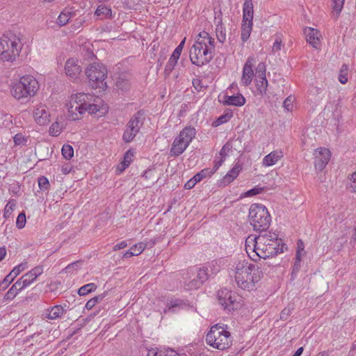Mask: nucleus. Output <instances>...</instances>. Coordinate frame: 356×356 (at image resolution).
I'll use <instances>...</instances> for the list:
<instances>
[{
    "label": "nucleus",
    "mask_w": 356,
    "mask_h": 356,
    "mask_svg": "<svg viewBox=\"0 0 356 356\" xmlns=\"http://www.w3.org/2000/svg\"><path fill=\"white\" fill-rule=\"evenodd\" d=\"M102 100L89 93L80 92L71 96L68 108L69 116L72 120H76L81 118L86 112L89 114H96L98 116L105 114L108 108L100 104Z\"/></svg>",
    "instance_id": "nucleus-1"
},
{
    "label": "nucleus",
    "mask_w": 356,
    "mask_h": 356,
    "mask_svg": "<svg viewBox=\"0 0 356 356\" xmlns=\"http://www.w3.org/2000/svg\"><path fill=\"white\" fill-rule=\"evenodd\" d=\"M233 270L237 286L248 291L255 289L256 284L261 280L263 275L260 267L246 260L236 263Z\"/></svg>",
    "instance_id": "nucleus-2"
},
{
    "label": "nucleus",
    "mask_w": 356,
    "mask_h": 356,
    "mask_svg": "<svg viewBox=\"0 0 356 356\" xmlns=\"http://www.w3.org/2000/svg\"><path fill=\"white\" fill-rule=\"evenodd\" d=\"M214 38L206 31L200 32L190 49V59L193 64L202 66L213 58Z\"/></svg>",
    "instance_id": "nucleus-3"
},
{
    "label": "nucleus",
    "mask_w": 356,
    "mask_h": 356,
    "mask_svg": "<svg viewBox=\"0 0 356 356\" xmlns=\"http://www.w3.org/2000/svg\"><path fill=\"white\" fill-rule=\"evenodd\" d=\"M38 89V81L31 75L23 76L19 80L12 81L10 88L12 96L22 102L34 97Z\"/></svg>",
    "instance_id": "nucleus-4"
},
{
    "label": "nucleus",
    "mask_w": 356,
    "mask_h": 356,
    "mask_svg": "<svg viewBox=\"0 0 356 356\" xmlns=\"http://www.w3.org/2000/svg\"><path fill=\"white\" fill-rule=\"evenodd\" d=\"M19 35L13 33L3 35L0 39V58L3 61L13 63L19 56L22 48Z\"/></svg>",
    "instance_id": "nucleus-5"
},
{
    "label": "nucleus",
    "mask_w": 356,
    "mask_h": 356,
    "mask_svg": "<svg viewBox=\"0 0 356 356\" xmlns=\"http://www.w3.org/2000/svg\"><path fill=\"white\" fill-rule=\"evenodd\" d=\"M207 343L213 348L224 350L232 344V338L227 326L216 324L211 327L206 335Z\"/></svg>",
    "instance_id": "nucleus-6"
},
{
    "label": "nucleus",
    "mask_w": 356,
    "mask_h": 356,
    "mask_svg": "<svg viewBox=\"0 0 356 356\" xmlns=\"http://www.w3.org/2000/svg\"><path fill=\"white\" fill-rule=\"evenodd\" d=\"M88 83L94 89L104 91L108 85L105 81L107 77V69L104 65L99 63H92L88 65L85 70Z\"/></svg>",
    "instance_id": "nucleus-7"
},
{
    "label": "nucleus",
    "mask_w": 356,
    "mask_h": 356,
    "mask_svg": "<svg viewBox=\"0 0 356 356\" xmlns=\"http://www.w3.org/2000/svg\"><path fill=\"white\" fill-rule=\"evenodd\" d=\"M249 220L256 231H266L270 226L271 218L268 209L262 204H253L250 206Z\"/></svg>",
    "instance_id": "nucleus-8"
},
{
    "label": "nucleus",
    "mask_w": 356,
    "mask_h": 356,
    "mask_svg": "<svg viewBox=\"0 0 356 356\" xmlns=\"http://www.w3.org/2000/svg\"><path fill=\"white\" fill-rule=\"evenodd\" d=\"M195 129L192 127H186L181 131L172 143L170 149L171 156H177L181 154L195 138Z\"/></svg>",
    "instance_id": "nucleus-9"
},
{
    "label": "nucleus",
    "mask_w": 356,
    "mask_h": 356,
    "mask_svg": "<svg viewBox=\"0 0 356 356\" xmlns=\"http://www.w3.org/2000/svg\"><path fill=\"white\" fill-rule=\"evenodd\" d=\"M143 124V113L139 111L128 122L122 136L124 142L126 143L131 142L139 132Z\"/></svg>",
    "instance_id": "nucleus-10"
},
{
    "label": "nucleus",
    "mask_w": 356,
    "mask_h": 356,
    "mask_svg": "<svg viewBox=\"0 0 356 356\" xmlns=\"http://www.w3.org/2000/svg\"><path fill=\"white\" fill-rule=\"evenodd\" d=\"M218 297L220 305L229 311L237 309L241 305L240 298L227 289L218 291Z\"/></svg>",
    "instance_id": "nucleus-11"
},
{
    "label": "nucleus",
    "mask_w": 356,
    "mask_h": 356,
    "mask_svg": "<svg viewBox=\"0 0 356 356\" xmlns=\"http://www.w3.org/2000/svg\"><path fill=\"white\" fill-rule=\"evenodd\" d=\"M255 62L256 58L253 56H250L247 59L243 69V74L241 80L242 85L248 86L251 83L254 76V71L252 68Z\"/></svg>",
    "instance_id": "nucleus-12"
},
{
    "label": "nucleus",
    "mask_w": 356,
    "mask_h": 356,
    "mask_svg": "<svg viewBox=\"0 0 356 356\" xmlns=\"http://www.w3.org/2000/svg\"><path fill=\"white\" fill-rule=\"evenodd\" d=\"M330 152L325 147L320 148L315 152L314 165L316 170L321 171L330 159Z\"/></svg>",
    "instance_id": "nucleus-13"
},
{
    "label": "nucleus",
    "mask_w": 356,
    "mask_h": 356,
    "mask_svg": "<svg viewBox=\"0 0 356 356\" xmlns=\"http://www.w3.org/2000/svg\"><path fill=\"white\" fill-rule=\"evenodd\" d=\"M186 38L179 43V44L174 50L172 54L170 57L165 67V74L168 76L175 68L177 60L181 54L184 45L185 44Z\"/></svg>",
    "instance_id": "nucleus-14"
},
{
    "label": "nucleus",
    "mask_w": 356,
    "mask_h": 356,
    "mask_svg": "<svg viewBox=\"0 0 356 356\" xmlns=\"http://www.w3.org/2000/svg\"><path fill=\"white\" fill-rule=\"evenodd\" d=\"M254 240L259 241L260 246L266 245L268 246H273V248L279 250L280 242L278 241V236L275 233H265L260 234L257 237L254 238Z\"/></svg>",
    "instance_id": "nucleus-15"
},
{
    "label": "nucleus",
    "mask_w": 356,
    "mask_h": 356,
    "mask_svg": "<svg viewBox=\"0 0 356 356\" xmlns=\"http://www.w3.org/2000/svg\"><path fill=\"white\" fill-rule=\"evenodd\" d=\"M65 72L70 78L78 79L81 72L79 61L75 58H69L65 65Z\"/></svg>",
    "instance_id": "nucleus-16"
},
{
    "label": "nucleus",
    "mask_w": 356,
    "mask_h": 356,
    "mask_svg": "<svg viewBox=\"0 0 356 356\" xmlns=\"http://www.w3.org/2000/svg\"><path fill=\"white\" fill-rule=\"evenodd\" d=\"M255 242L254 248L257 251V258L266 259L274 255H276L279 252L278 249L273 248V246H268L266 245H264V246H260L259 244V241L251 239V243Z\"/></svg>",
    "instance_id": "nucleus-17"
},
{
    "label": "nucleus",
    "mask_w": 356,
    "mask_h": 356,
    "mask_svg": "<svg viewBox=\"0 0 356 356\" xmlns=\"http://www.w3.org/2000/svg\"><path fill=\"white\" fill-rule=\"evenodd\" d=\"M43 273V268L40 266H38L31 270L29 272L24 274L21 278L19 279L22 283V287L29 286L33 281Z\"/></svg>",
    "instance_id": "nucleus-18"
},
{
    "label": "nucleus",
    "mask_w": 356,
    "mask_h": 356,
    "mask_svg": "<svg viewBox=\"0 0 356 356\" xmlns=\"http://www.w3.org/2000/svg\"><path fill=\"white\" fill-rule=\"evenodd\" d=\"M131 75L127 72H122L116 78L115 83V90L122 92L128 91L131 87Z\"/></svg>",
    "instance_id": "nucleus-19"
},
{
    "label": "nucleus",
    "mask_w": 356,
    "mask_h": 356,
    "mask_svg": "<svg viewBox=\"0 0 356 356\" xmlns=\"http://www.w3.org/2000/svg\"><path fill=\"white\" fill-rule=\"evenodd\" d=\"M33 115L36 122L40 125L47 124L49 122L50 114L44 105L38 106L34 111Z\"/></svg>",
    "instance_id": "nucleus-20"
},
{
    "label": "nucleus",
    "mask_w": 356,
    "mask_h": 356,
    "mask_svg": "<svg viewBox=\"0 0 356 356\" xmlns=\"http://www.w3.org/2000/svg\"><path fill=\"white\" fill-rule=\"evenodd\" d=\"M25 269L24 264H21L15 266L11 272L4 278V280L0 283V291L5 290L8 287L10 284L13 280L24 270Z\"/></svg>",
    "instance_id": "nucleus-21"
},
{
    "label": "nucleus",
    "mask_w": 356,
    "mask_h": 356,
    "mask_svg": "<svg viewBox=\"0 0 356 356\" xmlns=\"http://www.w3.org/2000/svg\"><path fill=\"white\" fill-rule=\"evenodd\" d=\"M305 34L307 41L315 49H318L320 44V33L318 30L307 27L305 29Z\"/></svg>",
    "instance_id": "nucleus-22"
},
{
    "label": "nucleus",
    "mask_w": 356,
    "mask_h": 356,
    "mask_svg": "<svg viewBox=\"0 0 356 356\" xmlns=\"http://www.w3.org/2000/svg\"><path fill=\"white\" fill-rule=\"evenodd\" d=\"M284 156L283 152L280 150H275L264 156L262 161V165L270 167L275 165Z\"/></svg>",
    "instance_id": "nucleus-23"
},
{
    "label": "nucleus",
    "mask_w": 356,
    "mask_h": 356,
    "mask_svg": "<svg viewBox=\"0 0 356 356\" xmlns=\"http://www.w3.org/2000/svg\"><path fill=\"white\" fill-rule=\"evenodd\" d=\"M134 151L133 149L127 150L123 156L121 163L116 167L115 172L120 175L125 169H127L134 160Z\"/></svg>",
    "instance_id": "nucleus-24"
},
{
    "label": "nucleus",
    "mask_w": 356,
    "mask_h": 356,
    "mask_svg": "<svg viewBox=\"0 0 356 356\" xmlns=\"http://www.w3.org/2000/svg\"><path fill=\"white\" fill-rule=\"evenodd\" d=\"M215 22H216V33L217 39L220 43H223L226 39V31L222 22L221 11H219L218 14L215 16Z\"/></svg>",
    "instance_id": "nucleus-25"
},
{
    "label": "nucleus",
    "mask_w": 356,
    "mask_h": 356,
    "mask_svg": "<svg viewBox=\"0 0 356 356\" xmlns=\"http://www.w3.org/2000/svg\"><path fill=\"white\" fill-rule=\"evenodd\" d=\"M241 170V165L236 163L234 166L225 175L222 180V184L224 185H227L233 181L238 177Z\"/></svg>",
    "instance_id": "nucleus-26"
},
{
    "label": "nucleus",
    "mask_w": 356,
    "mask_h": 356,
    "mask_svg": "<svg viewBox=\"0 0 356 356\" xmlns=\"http://www.w3.org/2000/svg\"><path fill=\"white\" fill-rule=\"evenodd\" d=\"M245 103V99L241 94L225 96L224 104L242 106Z\"/></svg>",
    "instance_id": "nucleus-27"
},
{
    "label": "nucleus",
    "mask_w": 356,
    "mask_h": 356,
    "mask_svg": "<svg viewBox=\"0 0 356 356\" xmlns=\"http://www.w3.org/2000/svg\"><path fill=\"white\" fill-rule=\"evenodd\" d=\"M243 22L252 23L253 19V4L252 0H245L243 3Z\"/></svg>",
    "instance_id": "nucleus-28"
},
{
    "label": "nucleus",
    "mask_w": 356,
    "mask_h": 356,
    "mask_svg": "<svg viewBox=\"0 0 356 356\" xmlns=\"http://www.w3.org/2000/svg\"><path fill=\"white\" fill-rule=\"evenodd\" d=\"M24 288V287H22V283L18 280L5 294L3 300V302L13 300L18 293Z\"/></svg>",
    "instance_id": "nucleus-29"
},
{
    "label": "nucleus",
    "mask_w": 356,
    "mask_h": 356,
    "mask_svg": "<svg viewBox=\"0 0 356 356\" xmlns=\"http://www.w3.org/2000/svg\"><path fill=\"white\" fill-rule=\"evenodd\" d=\"M65 312V309L61 305H55L51 309H47L45 315L49 319L54 320L61 318Z\"/></svg>",
    "instance_id": "nucleus-30"
},
{
    "label": "nucleus",
    "mask_w": 356,
    "mask_h": 356,
    "mask_svg": "<svg viewBox=\"0 0 356 356\" xmlns=\"http://www.w3.org/2000/svg\"><path fill=\"white\" fill-rule=\"evenodd\" d=\"M147 356H179V354L174 350L152 348L148 350Z\"/></svg>",
    "instance_id": "nucleus-31"
},
{
    "label": "nucleus",
    "mask_w": 356,
    "mask_h": 356,
    "mask_svg": "<svg viewBox=\"0 0 356 356\" xmlns=\"http://www.w3.org/2000/svg\"><path fill=\"white\" fill-rule=\"evenodd\" d=\"M251 239H254L250 236H248L245 241V250L250 258L254 261L257 259V251L254 248L255 242L251 243Z\"/></svg>",
    "instance_id": "nucleus-32"
},
{
    "label": "nucleus",
    "mask_w": 356,
    "mask_h": 356,
    "mask_svg": "<svg viewBox=\"0 0 356 356\" xmlns=\"http://www.w3.org/2000/svg\"><path fill=\"white\" fill-rule=\"evenodd\" d=\"M256 88L259 94L264 95L266 94L268 81L266 76L256 77Z\"/></svg>",
    "instance_id": "nucleus-33"
},
{
    "label": "nucleus",
    "mask_w": 356,
    "mask_h": 356,
    "mask_svg": "<svg viewBox=\"0 0 356 356\" xmlns=\"http://www.w3.org/2000/svg\"><path fill=\"white\" fill-rule=\"evenodd\" d=\"M252 29V23L250 22H243L241 26V38L243 42H246L250 35L251 31Z\"/></svg>",
    "instance_id": "nucleus-34"
},
{
    "label": "nucleus",
    "mask_w": 356,
    "mask_h": 356,
    "mask_svg": "<svg viewBox=\"0 0 356 356\" xmlns=\"http://www.w3.org/2000/svg\"><path fill=\"white\" fill-rule=\"evenodd\" d=\"M284 44L282 41V35L280 33L275 35V41L272 46V53L275 54L278 53L283 47Z\"/></svg>",
    "instance_id": "nucleus-35"
},
{
    "label": "nucleus",
    "mask_w": 356,
    "mask_h": 356,
    "mask_svg": "<svg viewBox=\"0 0 356 356\" xmlns=\"http://www.w3.org/2000/svg\"><path fill=\"white\" fill-rule=\"evenodd\" d=\"M97 289V286L94 283H89L80 287L78 290V293L81 296H86L89 293L95 291Z\"/></svg>",
    "instance_id": "nucleus-36"
},
{
    "label": "nucleus",
    "mask_w": 356,
    "mask_h": 356,
    "mask_svg": "<svg viewBox=\"0 0 356 356\" xmlns=\"http://www.w3.org/2000/svg\"><path fill=\"white\" fill-rule=\"evenodd\" d=\"M195 277L200 282V283H204L209 279V277L208 268L206 267L198 268Z\"/></svg>",
    "instance_id": "nucleus-37"
},
{
    "label": "nucleus",
    "mask_w": 356,
    "mask_h": 356,
    "mask_svg": "<svg viewBox=\"0 0 356 356\" xmlns=\"http://www.w3.org/2000/svg\"><path fill=\"white\" fill-rule=\"evenodd\" d=\"M71 17V13L70 12H61L57 19V24L60 26L66 25Z\"/></svg>",
    "instance_id": "nucleus-38"
},
{
    "label": "nucleus",
    "mask_w": 356,
    "mask_h": 356,
    "mask_svg": "<svg viewBox=\"0 0 356 356\" xmlns=\"http://www.w3.org/2000/svg\"><path fill=\"white\" fill-rule=\"evenodd\" d=\"M348 66L346 64H343L340 70L339 74V81L342 84H345L348 82Z\"/></svg>",
    "instance_id": "nucleus-39"
},
{
    "label": "nucleus",
    "mask_w": 356,
    "mask_h": 356,
    "mask_svg": "<svg viewBox=\"0 0 356 356\" xmlns=\"http://www.w3.org/2000/svg\"><path fill=\"white\" fill-rule=\"evenodd\" d=\"M202 285V283L197 280V278L194 277L193 279L191 280L188 282H186L185 283L184 288L186 290H193V289H197Z\"/></svg>",
    "instance_id": "nucleus-40"
},
{
    "label": "nucleus",
    "mask_w": 356,
    "mask_h": 356,
    "mask_svg": "<svg viewBox=\"0 0 356 356\" xmlns=\"http://www.w3.org/2000/svg\"><path fill=\"white\" fill-rule=\"evenodd\" d=\"M61 152L63 157L66 159H70L74 156V149L70 145L65 144Z\"/></svg>",
    "instance_id": "nucleus-41"
},
{
    "label": "nucleus",
    "mask_w": 356,
    "mask_h": 356,
    "mask_svg": "<svg viewBox=\"0 0 356 356\" xmlns=\"http://www.w3.org/2000/svg\"><path fill=\"white\" fill-rule=\"evenodd\" d=\"M95 15L97 16H105L106 17H111V10L110 8H108L106 6H104L102 5L99 6L96 11Z\"/></svg>",
    "instance_id": "nucleus-42"
},
{
    "label": "nucleus",
    "mask_w": 356,
    "mask_h": 356,
    "mask_svg": "<svg viewBox=\"0 0 356 356\" xmlns=\"http://www.w3.org/2000/svg\"><path fill=\"white\" fill-rule=\"evenodd\" d=\"M212 175V171H211L209 168H205L201 170L200 172L197 173L193 176L194 179L196 180L197 182L200 181L203 178L211 176Z\"/></svg>",
    "instance_id": "nucleus-43"
},
{
    "label": "nucleus",
    "mask_w": 356,
    "mask_h": 356,
    "mask_svg": "<svg viewBox=\"0 0 356 356\" xmlns=\"http://www.w3.org/2000/svg\"><path fill=\"white\" fill-rule=\"evenodd\" d=\"M345 0H332L333 2V10L336 13L337 17L340 14Z\"/></svg>",
    "instance_id": "nucleus-44"
},
{
    "label": "nucleus",
    "mask_w": 356,
    "mask_h": 356,
    "mask_svg": "<svg viewBox=\"0 0 356 356\" xmlns=\"http://www.w3.org/2000/svg\"><path fill=\"white\" fill-rule=\"evenodd\" d=\"M266 67L264 63L261 62L257 65L256 68V77L266 76Z\"/></svg>",
    "instance_id": "nucleus-45"
},
{
    "label": "nucleus",
    "mask_w": 356,
    "mask_h": 356,
    "mask_svg": "<svg viewBox=\"0 0 356 356\" xmlns=\"http://www.w3.org/2000/svg\"><path fill=\"white\" fill-rule=\"evenodd\" d=\"M232 116H233L232 112H231V111L226 112L225 113L220 115L218 118V120L216 121L217 125H220V124H222L227 122L232 118Z\"/></svg>",
    "instance_id": "nucleus-46"
},
{
    "label": "nucleus",
    "mask_w": 356,
    "mask_h": 356,
    "mask_svg": "<svg viewBox=\"0 0 356 356\" xmlns=\"http://www.w3.org/2000/svg\"><path fill=\"white\" fill-rule=\"evenodd\" d=\"M25 225H26V215L24 212H22V213H20L17 218L16 226L19 229H22L24 227Z\"/></svg>",
    "instance_id": "nucleus-47"
},
{
    "label": "nucleus",
    "mask_w": 356,
    "mask_h": 356,
    "mask_svg": "<svg viewBox=\"0 0 356 356\" xmlns=\"http://www.w3.org/2000/svg\"><path fill=\"white\" fill-rule=\"evenodd\" d=\"M61 129L58 122H54L49 128V134L53 136H57L60 134Z\"/></svg>",
    "instance_id": "nucleus-48"
},
{
    "label": "nucleus",
    "mask_w": 356,
    "mask_h": 356,
    "mask_svg": "<svg viewBox=\"0 0 356 356\" xmlns=\"http://www.w3.org/2000/svg\"><path fill=\"white\" fill-rule=\"evenodd\" d=\"M145 245L143 243H140L138 244H136L135 245L132 246L130 250L131 252H134V255L137 256L139 255L143 252V251L145 249Z\"/></svg>",
    "instance_id": "nucleus-49"
},
{
    "label": "nucleus",
    "mask_w": 356,
    "mask_h": 356,
    "mask_svg": "<svg viewBox=\"0 0 356 356\" xmlns=\"http://www.w3.org/2000/svg\"><path fill=\"white\" fill-rule=\"evenodd\" d=\"M293 310V307H287L283 309V310L280 313V319L283 321H286L290 316Z\"/></svg>",
    "instance_id": "nucleus-50"
},
{
    "label": "nucleus",
    "mask_w": 356,
    "mask_h": 356,
    "mask_svg": "<svg viewBox=\"0 0 356 356\" xmlns=\"http://www.w3.org/2000/svg\"><path fill=\"white\" fill-rule=\"evenodd\" d=\"M38 186L41 190H47L49 186V182L47 178L43 176L39 177Z\"/></svg>",
    "instance_id": "nucleus-51"
},
{
    "label": "nucleus",
    "mask_w": 356,
    "mask_h": 356,
    "mask_svg": "<svg viewBox=\"0 0 356 356\" xmlns=\"http://www.w3.org/2000/svg\"><path fill=\"white\" fill-rule=\"evenodd\" d=\"M304 243L301 240H299L297 243V251H296V255L298 259H299V257H302L305 252L304 251Z\"/></svg>",
    "instance_id": "nucleus-52"
},
{
    "label": "nucleus",
    "mask_w": 356,
    "mask_h": 356,
    "mask_svg": "<svg viewBox=\"0 0 356 356\" xmlns=\"http://www.w3.org/2000/svg\"><path fill=\"white\" fill-rule=\"evenodd\" d=\"M294 100V97H292V96H289L284 101V103H283V106L284 107V108L288 111H290L292 110L293 108V105H292V103Z\"/></svg>",
    "instance_id": "nucleus-53"
},
{
    "label": "nucleus",
    "mask_w": 356,
    "mask_h": 356,
    "mask_svg": "<svg viewBox=\"0 0 356 356\" xmlns=\"http://www.w3.org/2000/svg\"><path fill=\"white\" fill-rule=\"evenodd\" d=\"M13 140H14L15 144L17 145H24L26 143V138H24V136L22 134H17L14 136Z\"/></svg>",
    "instance_id": "nucleus-54"
},
{
    "label": "nucleus",
    "mask_w": 356,
    "mask_h": 356,
    "mask_svg": "<svg viewBox=\"0 0 356 356\" xmlns=\"http://www.w3.org/2000/svg\"><path fill=\"white\" fill-rule=\"evenodd\" d=\"M263 190H264L263 188L259 187V186H256V187H254V188L248 191L245 193V195L247 196V197L253 196V195L259 194L260 193H261L263 191Z\"/></svg>",
    "instance_id": "nucleus-55"
},
{
    "label": "nucleus",
    "mask_w": 356,
    "mask_h": 356,
    "mask_svg": "<svg viewBox=\"0 0 356 356\" xmlns=\"http://www.w3.org/2000/svg\"><path fill=\"white\" fill-rule=\"evenodd\" d=\"M301 259H302V257H299V259H298L297 256H296V261L293 265L292 275L296 276V274L298 273V271L300 268Z\"/></svg>",
    "instance_id": "nucleus-56"
},
{
    "label": "nucleus",
    "mask_w": 356,
    "mask_h": 356,
    "mask_svg": "<svg viewBox=\"0 0 356 356\" xmlns=\"http://www.w3.org/2000/svg\"><path fill=\"white\" fill-rule=\"evenodd\" d=\"M15 206L14 203H12L10 201L6 204L4 209V216L10 215L13 210V207Z\"/></svg>",
    "instance_id": "nucleus-57"
},
{
    "label": "nucleus",
    "mask_w": 356,
    "mask_h": 356,
    "mask_svg": "<svg viewBox=\"0 0 356 356\" xmlns=\"http://www.w3.org/2000/svg\"><path fill=\"white\" fill-rule=\"evenodd\" d=\"M350 187L353 192L356 193V171L351 175Z\"/></svg>",
    "instance_id": "nucleus-58"
},
{
    "label": "nucleus",
    "mask_w": 356,
    "mask_h": 356,
    "mask_svg": "<svg viewBox=\"0 0 356 356\" xmlns=\"http://www.w3.org/2000/svg\"><path fill=\"white\" fill-rule=\"evenodd\" d=\"M97 298H92L86 302L85 307L88 310H90L94 307V306L97 304Z\"/></svg>",
    "instance_id": "nucleus-59"
},
{
    "label": "nucleus",
    "mask_w": 356,
    "mask_h": 356,
    "mask_svg": "<svg viewBox=\"0 0 356 356\" xmlns=\"http://www.w3.org/2000/svg\"><path fill=\"white\" fill-rule=\"evenodd\" d=\"M195 179H194V177L189 179L185 184H184V188L186 189H191L194 187V186L197 184Z\"/></svg>",
    "instance_id": "nucleus-60"
},
{
    "label": "nucleus",
    "mask_w": 356,
    "mask_h": 356,
    "mask_svg": "<svg viewBox=\"0 0 356 356\" xmlns=\"http://www.w3.org/2000/svg\"><path fill=\"white\" fill-rule=\"evenodd\" d=\"M224 158L221 157V159L219 161H215L213 169L211 170V171H212V175L220 168V166L224 162Z\"/></svg>",
    "instance_id": "nucleus-61"
},
{
    "label": "nucleus",
    "mask_w": 356,
    "mask_h": 356,
    "mask_svg": "<svg viewBox=\"0 0 356 356\" xmlns=\"http://www.w3.org/2000/svg\"><path fill=\"white\" fill-rule=\"evenodd\" d=\"M79 264V261H75L70 264L66 268L64 269L66 273L70 272L72 268L76 266Z\"/></svg>",
    "instance_id": "nucleus-62"
},
{
    "label": "nucleus",
    "mask_w": 356,
    "mask_h": 356,
    "mask_svg": "<svg viewBox=\"0 0 356 356\" xmlns=\"http://www.w3.org/2000/svg\"><path fill=\"white\" fill-rule=\"evenodd\" d=\"M127 246V243L125 241H122L121 243L117 244L114 247V250H120Z\"/></svg>",
    "instance_id": "nucleus-63"
},
{
    "label": "nucleus",
    "mask_w": 356,
    "mask_h": 356,
    "mask_svg": "<svg viewBox=\"0 0 356 356\" xmlns=\"http://www.w3.org/2000/svg\"><path fill=\"white\" fill-rule=\"evenodd\" d=\"M200 83L201 81L199 79H195L193 81V86L198 90H200Z\"/></svg>",
    "instance_id": "nucleus-64"
}]
</instances>
